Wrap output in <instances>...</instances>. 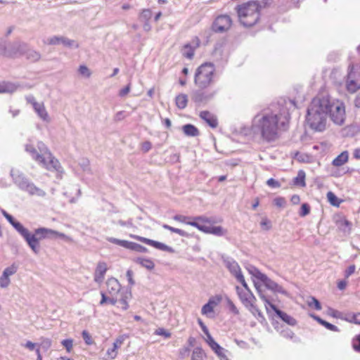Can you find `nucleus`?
<instances>
[{
  "label": "nucleus",
  "mask_w": 360,
  "mask_h": 360,
  "mask_svg": "<svg viewBox=\"0 0 360 360\" xmlns=\"http://www.w3.org/2000/svg\"><path fill=\"white\" fill-rule=\"evenodd\" d=\"M290 114L284 107L273 106L257 114L252 119L251 130L267 142L274 141L287 129Z\"/></svg>",
  "instance_id": "obj_1"
},
{
  "label": "nucleus",
  "mask_w": 360,
  "mask_h": 360,
  "mask_svg": "<svg viewBox=\"0 0 360 360\" xmlns=\"http://www.w3.org/2000/svg\"><path fill=\"white\" fill-rule=\"evenodd\" d=\"M330 98L328 96L314 98L307 108V124L314 131L321 132L326 128Z\"/></svg>",
  "instance_id": "obj_2"
},
{
  "label": "nucleus",
  "mask_w": 360,
  "mask_h": 360,
  "mask_svg": "<svg viewBox=\"0 0 360 360\" xmlns=\"http://www.w3.org/2000/svg\"><path fill=\"white\" fill-rule=\"evenodd\" d=\"M57 238L63 239L66 242L71 243L73 241L71 237L53 229L45 227L37 228L34 230V233H31L29 231V236H26L25 240L32 251L35 254H38L40 250V240L44 239L55 240Z\"/></svg>",
  "instance_id": "obj_3"
},
{
  "label": "nucleus",
  "mask_w": 360,
  "mask_h": 360,
  "mask_svg": "<svg viewBox=\"0 0 360 360\" xmlns=\"http://www.w3.org/2000/svg\"><path fill=\"white\" fill-rule=\"evenodd\" d=\"M261 5L258 1H251L238 5L236 10L239 22L245 27L255 25L259 19Z\"/></svg>",
  "instance_id": "obj_4"
},
{
  "label": "nucleus",
  "mask_w": 360,
  "mask_h": 360,
  "mask_svg": "<svg viewBox=\"0 0 360 360\" xmlns=\"http://www.w3.org/2000/svg\"><path fill=\"white\" fill-rule=\"evenodd\" d=\"M215 68L211 63H205L199 66L194 77L195 84L200 89L210 86L213 82Z\"/></svg>",
  "instance_id": "obj_5"
},
{
  "label": "nucleus",
  "mask_w": 360,
  "mask_h": 360,
  "mask_svg": "<svg viewBox=\"0 0 360 360\" xmlns=\"http://www.w3.org/2000/svg\"><path fill=\"white\" fill-rule=\"evenodd\" d=\"M11 176L14 183L21 190L26 191L30 195L44 197L46 192L42 189L37 187L32 182H30L21 172L18 170L11 169Z\"/></svg>",
  "instance_id": "obj_6"
},
{
  "label": "nucleus",
  "mask_w": 360,
  "mask_h": 360,
  "mask_svg": "<svg viewBox=\"0 0 360 360\" xmlns=\"http://www.w3.org/2000/svg\"><path fill=\"white\" fill-rule=\"evenodd\" d=\"M37 148L40 155L43 156L42 159L44 160L45 169L51 172H56L59 174L63 172L59 161L53 156L44 143L38 142Z\"/></svg>",
  "instance_id": "obj_7"
},
{
  "label": "nucleus",
  "mask_w": 360,
  "mask_h": 360,
  "mask_svg": "<svg viewBox=\"0 0 360 360\" xmlns=\"http://www.w3.org/2000/svg\"><path fill=\"white\" fill-rule=\"evenodd\" d=\"M238 297L243 305L255 316L263 318L261 311L255 305L256 298L251 290H243L239 286L236 287Z\"/></svg>",
  "instance_id": "obj_8"
},
{
  "label": "nucleus",
  "mask_w": 360,
  "mask_h": 360,
  "mask_svg": "<svg viewBox=\"0 0 360 360\" xmlns=\"http://www.w3.org/2000/svg\"><path fill=\"white\" fill-rule=\"evenodd\" d=\"M255 288L257 290L259 297L264 302L266 309L268 311V307H271L276 314V315L285 323L289 326H294L297 324V321L292 316L288 315L285 312L278 309L274 304H272L267 297L264 295L259 286L255 283Z\"/></svg>",
  "instance_id": "obj_9"
},
{
  "label": "nucleus",
  "mask_w": 360,
  "mask_h": 360,
  "mask_svg": "<svg viewBox=\"0 0 360 360\" xmlns=\"http://www.w3.org/2000/svg\"><path fill=\"white\" fill-rule=\"evenodd\" d=\"M328 112L332 121L335 124L342 125L344 123L345 120V107L342 102L338 100L331 101L330 99Z\"/></svg>",
  "instance_id": "obj_10"
},
{
  "label": "nucleus",
  "mask_w": 360,
  "mask_h": 360,
  "mask_svg": "<svg viewBox=\"0 0 360 360\" xmlns=\"http://www.w3.org/2000/svg\"><path fill=\"white\" fill-rule=\"evenodd\" d=\"M345 85L350 93H354L360 89V66L355 68L353 65H349Z\"/></svg>",
  "instance_id": "obj_11"
},
{
  "label": "nucleus",
  "mask_w": 360,
  "mask_h": 360,
  "mask_svg": "<svg viewBox=\"0 0 360 360\" xmlns=\"http://www.w3.org/2000/svg\"><path fill=\"white\" fill-rule=\"evenodd\" d=\"M27 103L30 104L39 118L45 122H50L51 118L46 109L44 102H38L34 96L28 95L25 97Z\"/></svg>",
  "instance_id": "obj_12"
},
{
  "label": "nucleus",
  "mask_w": 360,
  "mask_h": 360,
  "mask_svg": "<svg viewBox=\"0 0 360 360\" xmlns=\"http://www.w3.org/2000/svg\"><path fill=\"white\" fill-rule=\"evenodd\" d=\"M27 49V44L26 43L15 41L9 44L6 49L7 58H18L23 56Z\"/></svg>",
  "instance_id": "obj_13"
},
{
  "label": "nucleus",
  "mask_w": 360,
  "mask_h": 360,
  "mask_svg": "<svg viewBox=\"0 0 360 360\" xmlns=\"http://www.w3.org/2000/svg\"><path fill=\"white\" fill-rule=\"evenodd\" d=\"M44 43L49 45L63 44L65 47L75 48L79 47V44L72 39H70L63 36H53L44 41Z\"/></svg>",
  "instance_id": "obj_14"
},
{
  "label": "nucleus",
  "mask_w": 360,
  "mask_h": 360,
  "mask_svg": "<svg viewBox=\"0 0 360 360\" xmlns=\"http://www.w3.org/2000/svg\"><path fill=\"white\" fill-rule=\"evenodd\" d=\"M221 295H215L209 299L207 303L204 304L201 309V314L208 318L214 317V308L221 302Z\"/></svg>",
  "instance_id": "obj_15"
},
{
  "label": "nucleus",
  "mask_w": 360,
  "mask_h": 360,
  "mask_svg": "<svg viewBox=\"0 0 360 360\" xmlns=\"http://www.w3.org/2000/svg\"><path fill=\"white\" fill-rule=\"evenodd\" d=\"M231 25V19L228 15L218 16L212 25V30L216 32H223L229 29Z\"/></svg>",
  "instance_id": "obj_16"
},
{
  "label": "nucleus",
  "mask_w": 360,
  "mask_h": 360,
  "mask_svg": "<svg viewBox=\"0 0 360 360\" xmlns=\"http://www.w3.org/2000/svg\"><path fill=\"white\" fill-rule=\"evenodd\" d=\"M216 93V91H202L200 90H195L192 93L191 99L198 104L207 103L215 96Z\"/></svg>",
  "instance_id": "obj_17"
},
{
  "label": "nucleus",
  "mask_w": 360,
  "mask_h": 360,
  "mask_svg": "<svg viewBox=\"0 0 360 360\" xmlns=\"http://www.w3.org/2000/svg\"><path fill=\"white\" fill-rule=\"evenodd\" d=\"M129 236L132 238L136 239L139 241H141L142 243H144L148 245H150L156 249L163 250V251H167V252H172V248L167 246V245L155 241L151 239H148L142 236H139L133 234H130Z\"/></svg>",
  "instance_id": "obj_18"
},
{
  "label": "nucleus",
  "mask_w": 360,
  "mask_h": 360,
  "mask_svg": "<svg viewBox=\"0 0 360 360\" xmlns=\"http://www.w3.org/2000/svg\"><path fill=\"white\" fill-rule=\"evenodd\" d=\"M262 282L265 287L274 293H280L284 295H288V292L279 284L269 278L266 275L262 279Z\"/></svg>",
  "instance_id": "obj_19"
},
{
  "label": "nucleus",
  "mask_w": 360,
  "mask_h": 360,
  "mask_svg": "<svg viewBox=\"0 0 360 360\" xmlns=\"http://www.w3.org/2000/svg\"><path fill=\"white\" fill-rule=\"evenodd\" d=\"M207 343L220 360H229L227 356L228 351L215 342L214 338H209V341Z\"/></svg>",
  "instance_id": "obj_20"
},
{
  "label": "nucleus",
  "mask_w": 360,
  "mask_h": 360,
  "mask_svg": "<svg viewBox=\"0 0 360 360\" xmlns=\"http://www.w3.org/2000/svg\"><path fill=\"white\" fill-rule=\"evenodd\" d=\"M226 267L229 270L230 273L237 280L239 276H243L241 269L234 259L231 258H227L224 260Z\"/></svg>",
  "instance_id": "obj_21"
},
{
  "label": "nucleus",
  "mask_w": 360,
  "mask_h": 360,
  "mask_svg": "<svg viewBox=\"0 0 360 360\" xmlns=\"http://www.w3.org/2000/svg\"><path fill=\"white\" fill-rule=\"evenodd\" d=\"M6 219L13 226V228L18 232V233L25 240L26 236H29V230L23 226L22 224L15 221L13 217L8 214Z\"/></svg>",
  "instance_id": "obj_22"
},
{
  "label": "nucleus",
  "mask_w": 360,
  "mask_h": 360,
  "mask_svg": "<svg viewBox=\"0 0 360 360\" xmlns=\"http://www.w3.org/2000/svg\"><path fill=\"white\" fill-rule=\"evenodd\" d=\"M198 230L205 233L212 234L217 236H223L227 233V231L220 226H213L210 225L209 227L200 226L198 227Z\"/></svg>",
  "instance_id": "obj_23"
},
{
  "label": "nucleus",
  "mask_w": 360,
  "mask_h": 360,
  "mask_svg": "<svg viewBox=\"0 0 360 360\" xmlns=\"http://www.w3.org/2000/svg\"><path fill=\"white\" fill-rule=\"evenodd\" d=\"M107 264L103 262L98 263L94 273V281L98 283H101L104 279L105 274L107 271Z\"/></svg>",
  "instance_id": "obj_24"
},
{
  "label": "nucleus",
  "mask_w": 360,
  "mask_h": 360,
  "mask_svg": "<svg viewBox=\"0 0 360 360\" xmlns=\"http://www.w3.org/2000/svg\"><path fill=\"white\" fill-rule=\"evenodd\" d=\"M108 292L111 296H115L118 294L121 289V285L119 281L115 278H110L106 281Z\"/></svg>",
  "instance_id": "obj_25"
},
{
  "label": "nucleus",
  "mask_w": 360,
  "mask_h": 360,
  "mask_svg": "<svg viewBox=\"0 0 360 360\" xmlns=\"http://www.w3.org/2000/svg\"><path fill=\"white\" fill-rule=\"evenodd\" d=\"M200 117L213 129L218 126L217 117L209 111L205 110L200 112Z\"/></svg>",
  "instance_id": "obj_26"
},
{
  "label": "nucleus",
  "mask_w": 360,
  "mask_h": 360,
  "mask_svg": "<svg viewBox=\"0 0 360 360\" xmlns=\"http://www.w3.org/2000/svg\"><path fill=\"white\" fill-rule=\"evenodd\" d=\"M25 149V151L31 155L33 160H34L40 165L45 168V162L44 160L42 159L43 156H41L40 153L37 152L33 146L30 144H26Z\"/></svg>",
  "instance_id": "obj_27"
},
{
  "label": "nucleus",
  "mask_w": 360,
  "mask_h": 360,
  "mask_svg": "<svg viewBox=\"0 0 360 360\" xmlns=\"http://www.w3.org/2000/svg\"><path fill=\"white\" fill-rule=\"evenodd\" d=\"M199 46V40L196 39L195 44L191 46L190 44H186L181 49L182 55L188 59H192L194 56L195 49Z\"/></svg>",
  "instance_id": "obj_28"
},
{
  "label": "nucleus",
  "mask_w": 360,
  "mask_h": 360,
  "mask_svg": "<svg viewBox=\"0 0 360 360\" xmlns=\"http://www.w3.org/2000/svg\"><path fill=\"white\" fill-rule=\"evenodd\" d=\"M336 225L340 231L345 234H349L352 230V224L345 217H340L336 220Z\"/></svg>",
  "instance_id": "obj_29"
},
{
  "label": "nucleus",
  "mask_w": 360,
  "mask_h": 360,
  "mask_svg": "<svg viewBox=\"0 0 360 360\" xmlns=\"http://www.w3.org/2000/svg\"><path fill=\"white\" fill-rule=\"evenodd\" d=\"M193 222L197 223L198 227H209L210 225H212L215 223V221L212 217L201 215L193 217Z\"/></svg>",
  "instance_id": "obj_30"
},
{
  "label": "nucleus",
  "mask_w": 360,
  "mask_h": 360,
  "mask_svg": "<svg viewBox=\"0 0 360 360\" xmlns=\"http://www.w3.org/2000/svg\"><path fill=\"white\" fill-rule=\"evenodd\" d=\"M131 294L130 291H126L121 294V298L118 300L117 307H120L123 310H127L129 307L127 300L130 299Z\"/></svg>",
  "instance_id": "obj_31"
},
{
  "label": "nucleus",
  "mask_w": 360,
  "mask_h": 360,
  "mask_svg": "<svg viewBox=\"0 0 360 360\" xmlns=\"http://www.w3.org/2000/svg\"><path fill=\"white\" fill-rule=\"evenodd\" d=\"M349 159V153L347 151L342 152L333 160V165L335 167H340L345 164Z\"/></svg>",
  "instance_id": "obj_32"
},
{
  "label": "nucleus",
  "mask_w": 360,
  "mask_h": 360,
  "mask_svg": "<svg viewBox=\"0 0 360 360\" xmlns=\"http://www.w3.org/2000/svg\"><path fill=\"white\" fill-rule=\"evenodd\" d=\"M174 220L177 221L181 223H184L188 225H191L192 226H194L198 229V226L197 223L193 222V217L181 215V214H176L173 217Z\"/></svg>",
  "instance_id": "obj_33"
},
{
  "label": "nucleus",
  "mask_w": 360,
  "mask_h": 360,
  "mask_svg": "<svg viewBox=\"0 0 360 360\" xmlns=\"http://www.w3.org/2000/svg\"><path fill=\"white\" fill-rule=\"evenodd\" d=\"M182 131L187 136H198L199 135V130L194 125L191 124H185L182 127Z\"/></svg>",
  "instance_id": "obj_34"
},
{
  "label": "nucleus",
  "mask_w": 360,
  "mask_h": 360,
  "mask_svg": "<svg viewBox=\"0 0 360 360\" xmlns=\"http://www.w3.org/2000/svg\"><path fill=\"white\" fill-rule=\"evenodd\" d=\"M135 262L148 270H152L155 267L153 261L149 258L137 257Z\"/></svg>",
  "instance_id": "obj_35"
},
{
  "label": "nucleus",
  "mask_w": 360,
  "mask_h": 360,
  "mask_svg": "<svg viewBox=\"0 0 360 360\" xmlns=\"http://www.w3.org/2000/svg\"><path fill=\"white\" fill-rule=\"evenodd\" d=\"M24 55L26 56L27 60L32 62L39 61L41 58L40 53L34 49H30L28 46Z\"/></svg>",
  "instance_id": "obj_36"
},
{
  "label": "nucleus",
  "mask_w": 360,
  "mask_h": 360,
  "mask_svg": "<svg viewBox=\"0 0 360 360\" xmlns=\"http://www.w3.org/2000/svg\"><path fill=\"white\" fill-rule=\"evenodd\" d=\"M246 269L250 275L259 280L260 281H262L266 276V274L262 273L257 267L252 265L247 266Z\"/></svg>",
  "instance_id": "obj_37"
},
{
  "label": "nucleus",
  "mask_w": 360,
  "mask_h": 360,
  "mask_svg": "<svg viewBox=\"0 0 360 360\" xmlns=\"http://www.w3.org/2000/svg\"><path fill=\"white\" fill-rule=\"evenodd\" d=\"M17 89V86L11 82L0 83V94L13 93Z\"/></svg>",
  "instance_id": "obj_38"
},
{
  "label": "nucleus",
  "mask_w": 360,
  "mask_h": 360,
  "mask_svg": "<svg viewBox=\"0 0 360 360\" xmlns=\"http://www.w3.org/2000/svg\"><path fill=\"white\" fill-rule=\"evenodd\" d=\"M206 355L200 347H196L193 349L191 360H204Z\"/></svg>",
  "instance_id": "obj_39"
},
{
  "label": "nucleus",
  "mask_w": 360,
  "mask_h": 360,
  "mask_svg": "<svg viewBox=\"0 0 360 360\" xmlns=\"http://www.w3.org/2000/svg\"><path fill=\"white\" fill-rule=\"evenodd\" d=\"M175 101L177 108L179 109H184L187 105L188 96L186 94H181L176 96Z\"/></svg>",
  "instance_id": "obj_40"
},
{
  "label": "nucleus",
  "mask_w": 360,
  "mask_h": 360,
  "mask_svg": "<svg viewBox=\"0 0 360 360\" xmlns=\"http://www.w3.org/2000/svg\"><path fill=\"white\" fill-rule=\"evenodd\" d=\"M18 264L13 263L11 265L4 269L2 274L10 278V276L14 275L18 271Z\"/></svg>",
  "instance_id": "obj_41"
},
{
  "label": "nucleus",
  "mask_w": 360,
  "mask_h": 360,
  "mask_svg": "<svg viewBox=\"0 0 360 360\" xmlns=\"http://www.w3.org/2000/svg\"><path fill=\"white\" fill-rule=\"evenodd\" d=\"M127 249L134 250L139 252H146L148 249L138 243L129 241Z\"/></svg>",
  "instance_id": "obj_42"
},
{
  "label": "nucleus",
  "mask_w": 360,
  "mask_h": 360,
  "mask_svg": "<svg viewBox=\"0 0 360 360\" xmlns=\"http://www.w3.org/2000/svg\"><path fill=\"white\" fill-rule=\"evenodd\" d=\"M305 173L300 170L298 172L297 176L294 179V184L300 186H305Z\"/></svg>",
  "instance_id": "obj_43"
},
{
  "label": "nucleus",
  "mask_w": 360,
  "mask_h": 360,
  "mask_svg": "<svg viewBox=\"0 0 360 360\" xmlns=\"http://www.w3.org/2000/svg\"><path fill=\"white\" fill-rule=\"evenodd\" d=\"M307 303L309 305V307L311 308H314L316 310L321 309V305L319 301L314 297H309L308 300H307Z\"/></svg>",
  "instance_id": "obj_44"
},
{
  "label": "nucleus",
  "mask_w": 360,
  "mask_h": 360,
  "mask_svg": "<svg viewBox=\"0 0 360 360\" xmlns=\"http://www.w3.org/2000/svg\"><path fill=\"white\" fill-rule=\"evenodd\" d=\"M107 240L109 241L110 243L122 246L125 248H127L128 243H129L128 240H120V239H117V238H112V237L107 238Z\"/></svg>",
  "instance_id": "obj_45"
},
{
  "label": "nucleus",
  "mask_w": 360,
  "mask_h": 360,
  "mask_svg": "<svg viewBox=\"0 0 360 360\" xmlns=\"http://www.w3.org/2000/svg\"><path fill=\"white\" fill-rule=\"evenodd\" d=\"M162 227L165 229L169 230V231H172L173 233H176L179 234L181 236H184V237L188 236V233L186 231H184V230H181V229H176V228H174V227L170 226H169L167 224H163Z\"/></svg>",
  "instance_id": "obj_46"
},
{
  "label": "nucleus",
  "mask_w": 360,
  "mask_h": 360,
  "mask_svg": "<svg viewBox=\"0 0 360 360\" xmlns=\"http://www.w3.org/2000/svg\"><path fill=\"white\" fill-rule=\"evenodd\" d=\"M127 338H128V335H121L118 336L115 339V340L113 342L112 345L115 347V348L118 349L119 348L121 347V346L122 345V344L124 343V340Z\"/></svg>",
  "instance_id": "obj_47"
},
{
  "label": "nucleus",
  "mask_w": 360,
  "mask_h": 360,
  "mask_svg": "<svg viewBox=\"0 0 360 360\" xmlns=\"http://www.w3.org/2000/svg\"><path fill=\"white\" fill-rule=\"evenodd\" d=\"M152 17V12L149 9H144L140 13L139 19L144 22L148 21Z\"/></svg>",
  "instance_id": "obj_48"
},
{
  "label": "nucleus",
  "mask_w": 360,
  "mask_h": 360,
  "mask_svg": "<svg viewBox=\"0 0 360 360\" xmlns=\"http://www.w3.org/2000/svg\"><path fill=\"white\" fill-rule=\"evenodd\" d=\"M198 324L200 326L202 330L203 331V333L206 335L205 342H207L209 341V338L210 339H212L213 338L210 335V333L207 326L204 324V323L202 321V320L199 319L198 320Z\"/></svg>",
  "instance_id": "obj_49"
},
{
  "label": "nucleus",
  "mask_w": 360,
  "mask_h": 360,
  "mask_svg": "<svg viewBox=\"0 0 360 360\" xmlns=\"http://www.w3.org/2000/svg\"><path fill=\"white\" fill-rule=\"evenodd\" d=\"M327 198L330 203L335 206H338L340 204L339 200L337 196L331 191L327 193Z\"/></svg>",
  "instance_id": "obj_50"
},
{
  "label": "nucleus",
  "mask_w": 360,
  "mask_h": 360,
  "mask_svg": "<svg viewBox=\"0 0 360 360\" xmlns=\"http://www.w3.org/2000/svg\"><path fill=\"white\" fill-rule=\"evenodd\" d=\"M260 226L263 230L269 231L271 229V222L267 217H264L262 219Z\"/></svg>",
  "instance_id": "obj_51"
},
{
  "label": "nucleus",
  "mask_w": 360,
  "mask_h": 360,
  "mask_svg": "<svg viewBox=\"0 0 360 360\" xmlns=\"http://www.w3.org/2000/svg\"><path fill=\"white\" fill-rule=\"evenodd\" d=\"M11 284V279L9 277L1 274L0 276V288H7Z\"/></svg>",
  "instance_id": "obj_52"
},
{
  "label": "nucleus",
  "mask_w": 360,
  "mask_h": 360,
  "mask_svg": "<svg viewBox=\"0 0 360 360\" xmlns=\"http://www.w3.org/2000/svg\"><path fill=\"white\" fill-rule=\"evenodd\" d=\"M117 350L115 347L112 345L111 348H109L106 352L107 359L106 360H112L116 358L117 355Z\"/></svg>",
  "instance_id": "obj_53"
},
{
  "label": "nucleus",
  "mask_w": 360,
  "mask_h": 360,
  "mask_svg": "<svg viewBox=\"0 0 360 360\" xmlns=\"http://www.w3.org/2000/svg\"><path fill=\"white\" fill-rule=\"evenodd\" d=\"M341 319L345 320L347 322L354 323L356 314L354 313H347L344 315L339 316Z\"/></svg>",
  "instance_id": "obj_54"
},
{
  "label": "nucleus",
  "mask_w": 360,
  "mask_h": 360,
  "mask_svg": "<svg viewBox=\"0 0 360 360\" xmlns=\"http://www.w3.org/2000/svg\"><path fill=\"white\" fill-rule=\"evenodd\" d=\"M310 212V207L307 203H304L301 206L300 212L299 213L300 217H305Z\"/></svg>",
  "instance_id": "obj_55"
},
{
  "label": "nucleus",
  "mask_w": 360,
  "mask_h": 360,
  "mask_svg": "<svg viewBox=\"0 0 360 360\" xmlns=\"http://www.w3.org/2000/svg\"><path fill=\"white\" fill-rule=\"evenodd\" d=\"M80 167L84 172H89L90 167H89V161L86 159H82L79 163Z\"/></svg>",
  "instance_id": "obj_56"
},
{
  "label": "nucleus",
  "mask_w": 360,
  "mask_h": 360,
  "mask_svg": "<svg viewBox=\"0 0 360 360\" xmlns=\"http://www.w3.org/2000/svg\"><path fill=\"white\" fill-rule=\"evenodd\" d=\"M82 335L83 340H84V342L86 345H91L94 343V341L92 340L91 335L86 330H83Z\"/></svg>",
  "instance_id": "obj_57"
},
{
  "label": "nucleus",
  "mask_w": 360,
  "mask_h": 360,
  "mask_svg": "<svg viewBox=\"0 0 360 360\" xmlns=\"http://www.w3.org/2000/svg\"><path fill=\"white\" fill-rule=\"evenodd\" d=\"M154 333L157 335L164 336L165 338H169L171 337V333L163 328H159L156 329Z\"/></svg>",
  "instance_id": "obj_58"
},
{
  "label": "nucleus",
  "mask_w": 360,
  "mask_h": 360,
  "mask_svg": "<svg viewBox=\"0 0 360 360\" xmlns=\"http://www.w3.org/2000/svg\"><path fill=\"white\" fill-rule=\"evenodd\" d=\"M61 344L65 347L68 352H70L73 347V340L72 339L63 340Z\"/></svg>",
  "instance_id": "obj_59"
},
{
  "label": "nucleus",
  "mask_w": 360,
  "mask_h": 360,
  "mask_svg": "<svg viewBox=\"0 0 360 360\" xmlns=\"http://www.w3.org/2000/svg\"><path fill=\"white\" fill-rule=\"evenodd\" d=\"M274 203L278 207H283L286 205V200L283 197H277L274 199Z\"/></svg>",
  "instance_id": "obj_60"
},
{
  "label": "nucleus",
  "mask_w": 360,
  "mask_h": 360,
  "mask_svg": "<svg viewBox=\"0 0 360 360\" xmlns=\"http://www.w3.org/2000/svg\"><path fill=\"white\" fill-rule=\"evenodd\" d=\"M79 72L86 77H89L91 75L90 70L86 65H80Z\"/></svg>",
  "instance_id": "obj_61"
},
{
  "label": "nucleus",
  "mask_w": 360,
  "mask_h": 360,
  "mask_svg": "<svg viewBox=\"0 0 360 360\" xmlns=\"http://www.w3.org/2000/svg\"><path fill=\"white\" fill-rule=\"evenodd\" d=\"M39 345L37 343H34L30 340L27 341L24 344H21V346L24 347L25 348L27 349L30 351H34Z\"/></svg>",
  "instance_id": "obj_62"
},
{
  "label": "nucleus",
  "mask_w": 360,
  "mask_h": 360,
  "mask_svg": "<svg viewBox=\"0 0 360 360\" xmlns=\"http://www.w3.org/2000/svg\"><path fill=\"white\" fill-rule=\"evenodd\" d=\"M189 353L190 349L188 347H184L179 350V356L181 359L188 356Z\"/></svg>",
  "instance_id": "obj_63"
},
{
  "label": "nucleus",
  "mask_w": 360,
  "mask_h": 360,
  "mask_svg": "<svg viewBox=\"0 0 360 360\" xmlns=\"http://www.w3.org/2000/svg\"><path fill=\"white\" fill-rule=\"evenodd\" d=\"M352 346L354 350L360 352V335L353 340Z\"/></svg>",
  "instance_id": "obj_64"
}]
</instances>
